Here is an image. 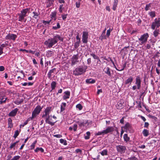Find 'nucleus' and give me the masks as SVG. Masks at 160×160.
<instances>
[{
  "label": "nucleus",
  "mask_w": 160,
  "mask_h": 160,
  "mask_svg": "<svg viewBox=\"0 0 160 160\" xmlns=\"http://www.w3.org/2000/svg\"><path fill=\"white\" fill-rule=\"evenodd\" d=\"M149 14L152 18L154 17L155 16V13L154 11H152L149 13Z\"/></svg>",
  "instance_id": "nucleus-39"
},
{
  "label": "nucleus",
  "mask_w": 160,
  "mask_h": 160,
  "mask_svg": "<svg viewBox=\"0 0 160 160\" xmlns=\"http://www.w3.org/2000/svg\"><path fill=\"white\" fill-rule=\"evenodd\" d=\"M111 31H112V29L111 30L110 28L109 29L107 30L106 35L108 37L110 36V32Z\"/></svg>",
  "instance_id": "nucleus-48"
},
{
  "label": "nucleus",
  "mask_w": 160,
  "mask_h": 160,
  "mask_svg": "<svg viewBox=\"0 0 160 160\" xmlns=\"http://www.w3.org/2000/svg\"><path fill=\"white\" fill-rule=\"evenodd\" d=\"M67 14L62 15V19L64 20H65L67 18Z\"/></svg>",
  "instance_id": "nucleus-55"
},
{
  "label": "nucleus",
  "mask_w": 160,
  "mask_h": 160,
  "mask_svg": "<svg viewBox=\"0 0 160 160\" xmlns=\"http://www.w3.org/2000/svg\"><path fill=\"white\" fill-rule=\"evenodd\" d=\"M151 7V4L149 3L147 4L145 8V10L146 11H148L150 7Z\"/></svg>",
  "instance_id": "nucleus-46"
},
{
  "label": "nucleus",
  "mask_w": 160,
  "mask_h": 160,
  "mask_svg": "<svg viewBox=\"0 0 160 160\" xmlns=\"http://www.w3.org/2000/svg\"><path fill=\"white\" fill-rule=\"evenodd\" d=\"M7 98H4V96H2L0 97V104H2L4 103H5Z\"/></svg>",
  "instance_id": "nucleus-23"
},
{
  "label": "nucleus",
  "mask_w": 160,
  "mask_h": 160,
  "mask_svg": "<svg viewBox=\"0 0 160 160\" xmlns=\"http://www.w3.org/2000/svg\"><path fill=\"white\" fill-rule=\"evenodd\" d=\"M51 20H50L49 21H43V23H44L45 24H49L51 22Z\"/></svg>",
  "instance_id": "nucleus-63"
},
{
  "label": "nucleus",
  "mask_w": 160,
  "mask_h": 160,
  "mask_svg": "<svg viewBox=\"0 0 160 160\" xmlns=\"http://www.w3.org/2000/svg\"><path fill=\"white\" fill-rule=\"evenodd\" d=\"M141 80L140 77L138 76L136 77L135 79V85L132 87V89L133 90H135L136 89H140L141 87Z\"/></svg>",
  "instance_id": "nucleus-5"
},
{
  "label": "nucleus",
  "mask_w": 160,
  "mask_h": 160,
  "mask_svg": "<svg viewBox=\"0 0 160 160\" xmlns=\"http://www.w3.org/2000/svg\"><path fill=\"white\" fill-rule=\"evenodd\" d=\"M86 135H84V138L85 139H88L90 138V136L91 135V133L90 132L88 131L86 132Z\"/></svg>",
  "instance_id": "nucleus-31"
},
{
  "label": "nucleus",
  "mask_w": 160,
  "mask_h": 160,
  "mask_svg": "<svg viewBox=\"0 0 160 160\" xmlns=\"http://www.w3.org/2000/svg\"><path fill=\"white\" fill-rule=\"evenodd\" d=\"M5 69L4 67L3 66H0V71H3Z\"/></svg>",
  "instance_id": "nucleus-62"
},
{
  "label": "nucleus",
  "mask_w": 160,
  "mask_h": 160,
  "mask_svg": "<svg viewBox=\"0 0 160 160\" xmlns=\"http://www.w3.org/2000/svg\"><path fill=\"white\" fill-rule=\"evenodd\" d=\"M60 142L61 143L63 144L64 145H66L67 144V141L63 139H60Z\"/></svg>",
  "instance_id": "nucleus-37"
},
{
  "label": "nucleus",
  "mask_w": 160,
  "mask_h": 160,
  "mask_svg": "<svg viewBox=\"0 0 160 160\" xmlns=\"http://www.w3.org/2000/svg\"><path fill=\"white\" fill-rule=\"evenodd\" d=\"M146 47L147 49H149L151 48V45L150 44L148 43L146 45Z\"/></svg>",
  "instance_id": "nucleus-60"
},
{
  "label": "nucleus",
  "mask_w": 160,
  "mask_h": 160,
  "mask_svg": "<svg viewBox=\"0 0 160 160\" xmlns=\"http://www.w3.org/2000/svg\"><path fill=\"white\" fill-rule=\"evenodd\" d=\"M124 128L126 131H129L131 128V126L129 123L127 122L124 127Z\"/></svg>",
  "instance_id": "nucleus-19"
},
{
  "label": "nucleus",
  "mask_w": 160,
  "mask_h": 160,
  "mask_svg": "<svg viewBox=\"0 0 160 160\" xmlns=\"http://www.w3.org/2000/svg\"><path fill=\"white\" fill-rule=\"evenodd\" d=\"M39 151H40L42 152H43L44 151V149L42 148H37L34 150L35 152H36Z\"/></svg>",
  "instance_id": "nucleus-36"
},
{
  "label": "nucleus",
  "mask_w": 160,
  "mask_h": 160,
  "mask_svg": "<svg viewBox=\"0 0 160 160\" xmlns=\"http://www.w3.org/2000/svg\"><path fill=\"white\" fill-rule=\"evenodd\" d=\"M95 81V80L92 78L87 79L86 80V82L87 83H94Z\"/></svg>",
  "instance_id": "nucleus-22"
},
{
  "label": "nucleus",
  "mask_w": 160,
  "mask_h": 160,
  "mask_svg": "<svg viewBox=\"0 0 160 160\" xmlns=\"http://www.w3.org/2000/svg\"><path fill=\"white\" fill-rule=\"evenodd\" d=\"M75 4H76V6L77 8H78L80 7V2H79V1L76 2Z\"/></svg>",
  "instance_id": "nucleus-49"
},
{
  "label": "nucleus",
  "mask_w": 160,
  "mask_h": 160,
  "mask_svg": "<svg viewBox=\"0 0 160 160\" xmlns=\"http://www.w3.org/2000/svg\"><path fill=\"white\" fill-rule=\"evenodd\" d=\"M23 100L22 99L20 100H17L15 101L14 103L17 105H18L21 103L23 102Z\"/></svg>",
  "instance_id": "nucleus-38"
},
{
  "label": "nucleus",
  "mask_w": 160,
  "mask_h": 160,
  "mask_svg": "<svg viewBox=\"0 0 160 160\" xmlns=\"http://www.w3.org/2000/svg\"><path fill=\"white\" fill-rule=\"evenodd\" d=\"M160 26V18H156L155 19L154 22L152 23L151 28L153 30L155 29L156 27V28H158Z\"/></svg>",
  "instance_id": "nucleus-8"
},
{
  "label": "nucleus",
  "mask_w": 160,
  "mask_h": 160,
  "mask_svg": "<svg viewBox=\"0 0 160 160\" xmlns=\"http://www.w3.org/2000/svg\"><path fill=\"white\" fill-rule=\"evenodd\" d=\"M53 1L52 0L48 1L47 2V7H50L52 4Z\"/></svg>",
  "instance_id": "nucleus-32"
},
{
  "label": "nucleus",
  "mask_w": 160,
  "mask_h": 160,
  "mask_svg": "<svg viewBox=\"0 0 160 160\" xmlns=\"http://www.w3.org/2000/svg\"><path fill=\"white\" fill-rule=\"evenodd\" d=\"M87 68L88 67L87 66H84V68L82 66H79L76 68L73 71V74L75 76L81 75L86 72Z\"/></svg>",
  "instance_id": "nucleus-3"
},
{
  "label": "nucleus",
  "mask_w": 160,
  "mask_h": 160,
  "mask_svg": "<svg viewBox=\"0 0 160 160\" xmlns=\"http://www.w3.org/2000/svg\"><path fill=\"white\" fill-rule=\"evenodd\" d=\"M56 82L55 81H53L51 84V88L52 90H53L55 89V88L56 86Z\"/></svg>",
  "instance_id": "nucleus-28"
},
{
  "label": "nucleus",
  "mask_w": 160,
  "mask_h": 160,
  "mask_svg": "<svg viewBox=\"0 0 160 160\" xmlns=\"http://www.w3.org/2000/svg\"><path fill=\"white\" fill-rule=\"evenodd\" d=\"M136 102L138 104V107L140 108H142V107L141 102H139L138 103L137 102Z\"/></svg>",
  "instance_id": "nucleus-57"
},
{
  "label": "nucleus",
  "mask_w": 160,
  "mask_h": 160,
  "mask_svg": "<svg viewBox=\"0 0 160 160\" xmlns=\"http://www.w3.org/2000/svg\"><path fill=\"white\" fill-rule=\"evenodd\" d=\"M149 125V124L148 122H145L144 125V127L146 128H148Z\"/></svg>",
  "instance_id": "nucleus-58"
},
{
  "label": "nucleus",
  "mask_w": 160,
  "mask_h": 160,
  "mask_svg": "<svg viewBox=\"0 0 160 160\" xmlns=\"http://www.w3.org/2000/svg\"><path fill=\"white\" fill-rule=\"evenodd\" d=\"M88 32L84 31L83 32L82 39L83 43H86L88 42Z\"/></svg>",
  "instance_id": "nucleus-11"
},
{
  "label": "nucleus",
  "mask_w": 160,
  "mask_h": 160,
  "mask_svg": "<svg viewBox=\"0 0 160 160\" xmlns=\"http://www.w3.org/2000/svg\"><path fill=\"white\" fill-rule=\"evenodd\" d=\"M79 55L78 54L74 55L72 57L71 61V65L73 66L76 64L77 62H78L79 60Z\"/></svg>",
  "instance_id": "nucleus-10"
},
{
  "label": "nucleus",
  "mask_w": 160,
  "mask_h": 160,
  "mask_svg": "<svg viewBox=\"0 0 160 160\" xmlns=\"http://www.w3.org/2000/svg\"><path fill=\"white\" fill-rule=\"evenodd\" d=\"M64 95L63 97V99L65 100L67 99H68L70 98V92L68 91H66L64 92Z\"/></svg>",
  "instance_id": "nucleus-15"
},
{
  "label": "nucleus",
  "mask_w": 160,
  "mask_h": 160,
  "mask_svg": "<svg viewBox=\"0 0 160 160\" xmlns=\"http://www.w3.org/2000/svg\"><path fill=\"white\" fill-rule=\"evenodd\" d=\"M87 64L88 65H89L91 62V58H88L87 59Z\"/></svg>",
  "instance_id": "nucleus-59"
},
{
  "label": "nucleus",
  "mask_w": 160,
  "mask_h": 160,
  "mask_svg": "<svg viewBox=\"0 0 160 160\" xmlns=\"http://www.w3.org/2000/svg\"><path fill=\"white\" fill-rule=\"evenodd\" d=\"M37 142V141L35 140L32 143V145L30 146V148L29 149H30L32 150L34 149Z\"/></svg>",
  "instance_id": "nucleus-34"
},
{
  "label": "nucleus",
  "mask_w": 160,
  "mask_h": 160,
  "mask_svg": "<svg viewBox=\"0 0 160 160\" xmlns=\"http://www.w3.org/2000/svg\"><path fill=\"white\" fill-rule=\"evenodd\" d=\"M20 157L18 155L14 156L11 160H18L19 159Z\"/></svg>",
  "instance_id": "nucleus-43"
},
{
  "label": "nucleus",
  "mask_w": 160,
  "mask_h": 160,
  "mask_svg": "<svg viewBox=\"0 0 160 160\" xmlns=\"http://www.w3.org/2000/svg\"><path fill=\"white\" fill-rule=\"evenodd\" d=\"M76 107L79 110H81L82 108V106L80 104H77L76 106Z\"/></svg>",
  "instance_id": "nucleus-45"
},
{
  "label": "nucleus",
  "mask_w": 160,
  "mask_h": 160,
  "mask_svg": "<svg viewBox=\"0 0 160 160\" xmlns=\"http://www.w3.org/2000/svg\"><path fill=\"white\" fill-rule=\"evenodd\" d=\"M54 52L53 51L51 50H48L46 53V56L48 57H50L53 55Z\"/></svg>",
  "instance_id": "nucleus-21"
},
{
  "label": "nucleus",
  "mask_w": 160,
  "mask_h": 160,
  "mask_svg": "<svg viewBox=\"0 0 160 160\" xmlns=\"http://www.w3.org/2000/svg\"><path fill=\"white\" fill-rule=\"evenodd\" d=\"M128 159L130 160H138L137 158L135 156L132 157L128 158Z\"/></svg>",
  "instance_id": "nucleus-52"
},
{
  "label": "nucleus",
  "mask_w": 160,
  "mask_h": 160,
  "mask_svg": "<svg viewBox=\"0 0 160 160\" xmlns=\"http://www.w3.org/2000/svg\"><path fill=\"white\" fill-rule=\"evenodd\" d=\"M116 148L118 152L122 154L124 153L126 150V147L122 145L117 146Z\"/></svg>",
  "instance_id": "nucleus-9"
},
{
  "label": "nucleus",
  "mask_w": 160,
  "mask_h": 160,
  "mask_svg": "<svg viewBox=\"0 0 160 160\" xmlns=\"http://www.w3.org/2000/svg\"><path fill=\"white\" fill-rule=\"evenodd\" d=\"M75 152L77 153L78 152L81 153L82 152V150L79 149H77L76 150Z\"/></svg>",
  "instance_id": "nucleus-61"
},
{
  "label": "nucleus",
  "mask_w": 160,
  "mask_h": 160,
  "mask_svg": "<svg viewBox=\"0 0 160 160\" xmlns=\"http://www.w3.org/2000/svg\"><path fill=\"white\" fill-rule=\"evenodd\" d=\"M58 40L62 41L63 38L60 35L57 34L56 35L54 36L52 38H50L45 41L44 44L48 48H50L52 47L53 45L57 44Z\"/></svg>",
  "instance_id": "nucleus-1"
},
{
  "label": "nucleus",
  "mask_w": 160,
  "mask_h": 160,
  "mask_svg": "<svg viewBox=\"0 0 160 160\" xmlns=\"http://www.w3.org/2000/svg\"><path fill=\"white\" fill-rule=\"evenodd\" d=\"M124 140L127 142L130 140V138L128 136L127 134H124L123 136Z\"/></svg>",
  "instance_id": "nucleus-29"
},
{
  "label": "nucleus",
  "mask_w": 160,
  "mask_h": 160,
  "mask_svg": "<svg viewBox=\"0 0 160 160\" xmlns=\"http://www.w3.org/2000/svg\"><path fill=\"white\" fill-rule=\"evenodd\" d=\"M104 69H105V73L107 74L109 76H111V74L109 68L107 67L106 68H105Z\"/></svg>",
  "instance_id": "nucleus-25"
},
{
  "label": "nucleus",
  "mask_w": 160,
  "mask_h": 160,
  "mask_svg": "<svg viewBox=\"0 0 160 160\" xmlns=\"http://www.w3.org/2000/svg\"><path fill=\"white\" fill-rule=\"evenodd\" d=\"M102 92V90L101 89H98L97 92V94L98 95L100 93H101Z\"/></svg>",
  "instance_id": "nucleus-64"
},
{
  "label": "nucleus",
  "mask_w": 160,
  "mask_h": 160,
  "mask_svg": "<svg viewBox=\"0 0 160 160\" xmlns=\"http://www.w3.org/2000/svg\"><path fill=\"white\" fill-rule=\"evenodd\" d=\"M56 12H52V14L51 15V18L53 19V18H55V17L56 16Z\"/></svg>",
  "instance_id": "nucleus-51"
},
{
  "label": "nucleus",
  "mask_w": 160,
  "mask_h": 160,
  "mask_svg": "<svg viewBox=\"0 0 160 160\" xmlns=\"http://www.w3.org/2000/svg\"><path fill=\"white\" fill-rule=\"evenodd\" d=\"M104 134H105L104 130L102 131L98 132L96 134V135L98 136Z\"/></svg>",
  "instance_id": "nucleus-44"
},
{
  "label": "nucleus",
  "mask_w": 160,
  "mask_h": 160,
  "mask_svg": "<svg viewBox=\"0 0 160 160\" xmlns=\"http://www.w3.org/2000/svg\"><path fill=\"white\" fill-rule=\"evenodd\" d=\"M17 35L12 33H9L5 37V39L6 40H12L15 41L17 38Z\"/></svg>",
  "instance_id": "nucleus-12"
},
{
  "label": "nucleus",
  "mask_w": 160,
  "mask_h": 160,
  "mask_svg": "<svg viewBox=\"0 0 160 160\" xmlns=\"http://www.w3.org/2000/svg\"><path fill=\"white\" fill-rule=\"evenodd\" d=\"M56 71V68H53L51 70H50L48 72V77L49 78H51L52 76V74L53 73H54Z\"/></svg>",
  "instance_id": "nucleus-17"
},
{
  "label": "nucleus",
  "mask_w": 160,
  "mask_h": 160,
  "mask_svg": "<svg viewBox=\"0 0 160 160\" xmlns=\"http://www.w3.org/2000/svg\"><path fill=\"white\" fill-rule=\"evenodd\" d=\"M133 80V78L132 76L130 77L125 81V84H128L129 83L131 84Z\"/></svg>",
  "instance_id": "nucleus-18"
},
{
  "label": "nucleus",
  "mask_w": 160,
  "mask_h": 160,
  "mask_svg": "<svg viewBox=\"0 0 160 160\" xmlns=\"http://www.w3.org/2000/svg\"><path fill=\"white\" fill-rule=\"evenodd\" d=\"M142 133L145 137H147L149 135V131L147 129H144L142 132Z\"/></svg>",
  "instance_id": "nucleus-27"
},
{
  "label": "nucleus",
  "mask_w": 160,
  "mask_h": 160,
  "mask_svg": "<svg viewBox=\"0 0 160 160\" xmlns=\"http://www.w3.org/2000/svg\"><path fill=\"white\" fill-rule=\"evenodd\" d=\"M114 130V128L112 127H108L105 130H104V132L105 134L108 133H111L113 132Z\"/></svg>",
  "instance_id": "nucleus-14"
},
{
  "label": "nucleus",
  "mask_w": 160,
  "mask_h": 160,
  "mask_svg": "<svg viewBox=\"0 0 160 160\" xmlns=\"http://www.w3.org/2000/svg\"><path fill=\"white\" fill-rule=\"evenodd\" d=\"M80 42V41H78L75 43L74 47L75 48H76L79 46Z\"/></svg>",
  "instance_id": "nucleus-40"
},
{
  "label": "nucleus",
  "mask_w": 160,
  "mask_h": 160,
  "mask_svg": "<svg viewBox=\"0 0 160 160\" xmlns=\"http://www.w3.org/2000/svg\"><path fill=\"white\" fill-rule=\"evenodd\" d=\"M77 127L78 125L76 124H75L73 125V130L74 131H77Z\"/></svg>",
  "instance_id": "nucleus-53"
},
{
  "label": "nucleus",
  "mask_w": 160,
  "mask_h": 160,
  "mask_svg": "<svg viewBox=\"0 0 160 160\" xmlns=\"http://www.w3.org/2000/svg\"><path fill=\"white\" fill-rule=\"evenodd\" d=\"M19 133V131L18 130H16L13 136V137L15 138L18 136Z\"/></svg>",
  "instance_id": "nucleus-41"
},
{
  "label": "nucleus",
  "mask_w": 160,
  "mask_h": 160,
  "mask_svg": "<svg viewBox=\"0 0 160 160\" xmlns=\"http://www.w3.org/2000/svg\"><path fill=\"white\" fill-rule=\"evenodd\" d=\"M18 110V109L17 108H16L12 110V111L9 113L8 114L9 116L11 117L15 116L17 113Z\"/></svg>",
  "instance_id": "nucleus-16"
},
{
  "label": "nucleus",
  "mask_w": 160,
  "mask_h": 160,
  "mask_svg": "<svg viewBox=\"0 0 160 160\" xmlns=\"http://www.w3.org/2000/svg\"><path fill=\"white\" fill-rule=\"evenodd\" d=\"M42 107L39 105L37 106L34 109V111L32 112V116L31 118V119L32 120L34 118L36 117L37 115H38L40 112Z\"/></svg>",
  "instance_id": "nucleus-6"
},
{
  "label": "nucleus",
  "mask_w": 160,
  "mask_h": 160,
  "mask_svg": "<svg viewBox=\"0 0 160 160\" xmlns=\"http://www.w3.org/2000/svg\"><path fill=\"white\" fill-rule=\"evenodd\" d=\"M52 107H47L44 111L45 114H43L42 117V118H46L45 122L46 123H47L51 126H53L54 125V123L56 122L55 121L54 122H52L49 121L50 115L49 114L51 111Z\"/></svg>",
  "instance_id": "nucleus-2"
},
{
  "label": "nucleus",
  "mask_w": 160,
  "mask_h": 160,
  "mask_svg": "<svg viewBox=\"0 0 160 160\" xmlns=\"http://www.w3.org/2000/svg\"><path fill=\"white\" fill-rule=\"evenodd\" d=\"M90 55L92 56L94 59H99V58L98 56L92 53H90Z\"/></svg>",
  "instance_id": "nucleus-42"
},
{
  "label": "nucleus",
  "mask_w": 160,
  "mask_h": 160,
  "mask_svg": "<svg viewBox=\"0 0 160 160\" xmlns=\"http://www.w3.org/2000/svg\"><path fill=\"white\" fill-rule=\"evenodd\" d=\"M30 9V8H27L23 9L21 11V13L19 15L18 20L20 21H22L26 16L27 13L28 12Z\"/></svg>",
  "instance_id": "nucleus-4"
},
{
  "label": "nucleus",
  "mask_w": 160,
  "mask_h": 160,
  "mask_svg": "<svg viewBox=\"0 0 160 160\" xmlns=\"http://www.w3.org/2000/svg\"><path fill=\"white\" fill-rule=\"evenodd\" d=\"M53 136L55 137H56L57 138H61L62 137V135L60 134L54 135H53Z\"/></svg>",
  "instance_id": "nucleus-54"
},
{
  "label": "nucleus",
  "mask_w": 160,
  "mask_h": 160,
  "mask_svg": "<svg viewBox=\"0 0 160 160\" xmlns=\"http://www.w3.org/2000/svg\"><path fill=\"white\" fill-rule=\"evenodd\" d=\"M102 156L108 155V150L107 149L103 150L101 152H100Z\"/></svg>",
  "instance_id": "nucleus-35"
},
{
  "label": "nucleus",
  "mask_w": 160,
  "mask_h": 160,
  "mask_svg": "<svg viewBox=\"0 0 160 160\" xmlns=\"http://www.w3.org/2000/svg\"><path fill=\"white\" fill-rule=\"evenodd\" d=\"M99 38L102 40L103 39H106V36L105 35V34L102 33V34L101 35V36Z\"/></svg>",
  "instance_id": "nucleus-47"
},
{
  "label": "nucleus",
  "mask_w": 160,
  "mask_h": 160,
  "mask_svg": "<svg viewBox=\"0 0 160 160\" xmlns=\"http://www.w3.org/2000/svg\"><path fill=\"white\" fill-rule=\"evenodd\" d=\"M79 127L80 128H82V127H84L86 124L88 125L90 122H88V121L86 120H83L82 121L78 122Z\"/></svg>",
  "instance_id": "nucleus-13"
},
{
  "label": "nucleus",
  "mask_w": 160,
  "mask_h": 160,
  "mask_svg": "<svg viewBox=\"0 0 160 160\" xmlns=\"http://www.w3.org/2000/svg\"><path fill=\"white\" fill-rule=\"evenodd\" d=\"M118 0H114V2H113L112 8V9L114 11H115L116 10L118 4Z\"/></svg>",
  "instance_id": "nucleus-20"
},
{
  "label": "nucleus",
  "mask_w": 160,
  "mask_h": 160,
  "mask_svg": "<svg viewBox=\"0 0 160 160\" xmlns=\"http://www.w3.org/2000/svg\"><path fill=\"white\" fill-rule=\"evenodd\" d=\"M8 127L11 128L13 127L12 123V120L11 118H9L8 119Z\"/></svg>",
  "instance_id": "nucleus-26"
},
{
  "label": "nucleus",
  "mask_w": 160,
  "mask_h": 160,
  "mask_svg": "<svg viewBox=\"0 0 160 160\" xmlns=\"http://www.w3.org/2000/svg\"><path fill=\"white\" fill-rule=\"evenodd\" d=\"M149 37V34L148 33H146L142 35L140 37L138 38V40L141 42L140 44H142L146 42L148 39Z\"/></svg>",
  "instance_id": "nucleus-7"
},
{
  "label": "nucleus",
  "mask_w": 160,
  "mask_h": 160,
  "mask_svg": "<svg viewBox=\"0 0 160 160\" xmlns=\"http://www.w3.org/2000/svg\"><path fill=\"white\" fill-rule=\"evenodd\" d=\"M66 104L65 102H62L61 105L60 111L61 112H63L65 110Z\"/></svg>",
  "instance_id": "nucleus-24"
},
{
  "label": "nucleus",
  "mask_w": 160,
  "mask_h": 160,
  "mask_svg": "<svg viewBox=\"0 0 160 160\" xmlns=\"http://www.w3.org/2000/svg\"><path fill=\"white\" fill-rule=\"evenodd\" d=\"M16 145V143H14L11 145V146L10 147V149H12V148H13Z\"/></svg>",
  "instance_id": "nucleus-56"
},
{
  "label": "nucleus",
  "mask_w": 160,
  "mask_h": 160,
  "mask_svg": "<svg viewBox=\"0 0 160 160\" xmlns=\"http://www.w3.org/2000/svg\"><path fill=\"white\" fill-rule=\"evenodd\" d=\"M33 13L34 14V15L33 16V18L35 19H37L38 18V15L39 14V12H33Z\"/></svg>",
  "instance_id": "nucleus-33"
},
{
  "label": "nucleus",
  "mask_w": 160,
  "mask_h": 160,
  "mask_svg": "<svg viewBox=\"0 0 160 160\" xmlns=\"http://www.w3.org/2000/svg\"><path fill=\"white\" fill-rule=\"evenodd\" d=\"M63 7V4L60 5L59 6V12L61 13L62 12Z\"/></svg>",
  "instance_id": "nucleus-50"
},
{
  "label": "nucleus",
  "mask_w": 160,
  "mask_h": 160,
  "mask_svg": "<svg viewBox=\"0 0 160 160\" xmlns=\"http://www.w3.org/2000/svg\"><path fill=\"white\" fill-rule=\"evenodd\" d=\"M159 30L156 29L153 32V35L155 38H156L159 34Z\"/></svg>",
  "instance_id": "nucleus-30"
}]
</instances>
